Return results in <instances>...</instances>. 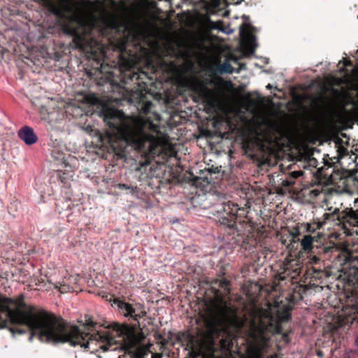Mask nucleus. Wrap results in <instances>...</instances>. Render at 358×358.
Instances as JSON below:
<instances>
[{
	"instance_id": "f257e3e1",
	"label": "nucleus",
	"mask_w": 358,
	"mask_h": 358,
	"mask_svg": "<svg viewBox=\"0 0 358 358\" xmlns=\"http://www.w3.org/2000/svg\"><path fill=\"white\" fill-rule=\"evenodd\" d=\"M82 327L70 326L62 317L28 306L23 295L15 300L0 296V329L7 328L13 336L29 331L30 341L37 336L41 342L81 347L90 333L84 324Z\"/></svg>"
},
{
	"instance_id": "f03ea898",
	"label": "nucleus",
	"mask_w": 358,
	"mask_h": 358,
	"mask_svg": "<svg viewBox=\"0 0 358 358\" xmlns=\"http://www.w3.org/2000/svg\"><path fill=\"white\" fill-rule=\"evenodd\" d=\"M85 330L90 332L83 341L81 348L92 353L101 350L103 352L118 350L123 352L119 358H145L150 353L152 358H162V352H155L152 344L144 345L145 337L142 334H136L134 327L128 324L116 322L103 323L93 320L86 315L84 321Z\"/></svg>"
},
{
	"instance_id": "7ed1b4c3",
	"label": "nucleus",
	"mask_w": 358,
	"mask_h": 358,
	"mask_svg": "<svg viewBox=\"0 0 358 358\" xmlns=\"http://www.w3.org/2000/svg\"><path fill=\"white\" fill-rule=\"evenodd\" d=\"M103 121L110 129L107 133L108 142L115 148V143L129 145L145 156L160 153L162 138L159 127L142 117H127L120 110L108 108Z\"/></svg>"
},
{
	"instance_id": "20e7f679",
	"label": "nucleus",
	"mask_w": 358,
	"mask_h": 358,
	"mask_svg": "<svg viewBox=\"0 0 358 358\" xmlns=\"http://www.w3.org/2000/svg\"><path fill=\"white\" fill-rule=\"evenodd\" d=\"M94 75L98 85L108 83L113 91L120 90L123 88V85L134 83V85L138 87L136 94L140 100L147 92V84L143 81L147 73L140 71L134 60L121 59L118 66H110L103 62L95 71Z\"/></svg>"
},
{
	"instance_id": "39448f33",
	"label": "nucleus",
	"mask_w": 358,
	"mask_h": 358,
	"mask_svg": "<svg viewBox=\"0 0 358 358\" xmlns=\"http://www.w3.org/2000/svg\"><path fill=\"white\" fill-rule=\"evenodd\" d=\"M230 281L225 279H216L213 282L211 289L213 299L211 304L217 316L224 322H229L236 317L237 309L231 306Z\"/></svg>"
},
{
	"instance_id": "423d86ee",
	"label": "nucleus",
	"mask_w": 358,
	"mask_h": 358,
	"mask_svg": "<svg viewBox=\"0 0 358 358\" xmlns=\"http://www.w3.org/2000/svg\"><path fill=\"white\" fill-rule=\"evenodd\" d=\"M207 199L211 204L210 207L213 208V214L217 215L220 224L234 230L236 225L238 210H244L238 208L236 203L227 201L223 194H212L208 196Z\"/></svg>"
},
{
	"instance_id": "0eeeda50",
	"label": "nucleus",
	"mask_w": 358,
	"mask_h": 358,
	"mask_svg": "<svg viewBox=\"0 0 358 358\" xmlns=\"http://www.w3.org/2000/svg\"><path fill=\"white\" fill-rule=\"evenodd\" d=\"M345 307L350 313H358V268H352L345 273Z\"/></svg>"
},
{
	"instance_id": "6e6552de",
	"label": "nucleus",
	"mask_w": 358,
	"mask_h": 358,
	"mask_svg": "<svg viewBox=\"0 0 358 358\" xmlns=\"http://www.w3.org/2000/svg\"><path fill=\"white\" fill-rule=\"evenodd\" d=\"M358 210L355 211L352 208L340 210L335 208L332 213H325L324 214V220L336 222V224H343L344 227L346 225L357 226L358 224Z\"/></svg>"
},
{
	"instance_id": "1a4fd4ad",
	"label": "nucleus",
	"mask_w": 358,
	"mask_h": 358,
	"mask_svg": "<svg viewBox=\"0 0 358 358\" xmlns=\"http://www.w3.org/2000/svg\"><path fill=\"white\" fill-rule=\"evenodd\" d=\"M251 338L257 351H263L268 347L270 338L266 335L264 329L256 328L254 332L251 334Z\"/></svg>"
},
{
	"instance_id": "9d476101",
	"label": "nucleus",
	"mask_w": 358,
	"mask_h": 358,
	"mask_svg": "<svg viewBox=\"0 0 358 358\" xmlns=\"http://www.w3.org/2000/svg\"><path fill=\"white\" fill-rule=\"evenodd\" d=\"M18 136L29 145L34 144L38 141V137L34 129L28 126H24L19 130Z\"/></svg>"
},
{
	"instance_id": "9b49d317",
	"label": "nucleus",
	"mask_w": 358,
	"mask_h": 358,
	"mask_svg": "<svg viewBox=\"0 0 358 358\" xmlns=\"http://www.w3.org/2000/svg\"><path fill=\"white\" fill-rule=\"evenodd\" d=\"M324 238L323 235L317 236H312L311 235H306L301 241V248L303 250L309 252L314 247L319 248V243H321L320 238Z\"/></svg>"
},
{
	"instance_id": "f8f14e48",
	"label": "nucleus",
	"mask_w": 358,
	"mask_h": 358,
	"mask_svg": "<svg viewBox=\"0 0 358 358\" xmlns=\"http://www.w3.org/2000/svg\"><path fill=\"white\" fill-rule=\"evenodd\" d=\"M254 27L248 23H243L240 28V35L242 37L247 36L249 38L250 45L255 48L256 47L255 40L256 36L252 33L254 30Z\"/></svg>"
},
{
	"instance_id": "ddd939ff",
	"label": "nucleus",
	"mask_w": 358,
	"mask_h": 358,
	"mask_svg": "<svg viewBox=\"0 0 358 358\" xmlns=\"http://www.w3.org/2000/svg\"><path fill=\"white\" fill-rule=\"evenodd\" d=\"M146 315V312L143 307L140 303H136L134 306H131V308L129 310L126 317L132 318L134 321L139 322V320L144 317Z\"/></svg>"
},
{
	"instance_id": "4468645a",
	"label": "nucleus",
	"mask_w": 358,
	"mask_h": 358,
	"mask_svg": "<svg viewBox=\"0 0 358 358\" xmlns=\"http://www.w3.org/2000/svg\"><path fill=\"white\" fill-rule=\"evenodd\" d=\"M260 146V141L256 137H246L243 141V149L246 152H254Z\"/></svg>"
},
{
	"instance_id": "2eb2a0df",
	"label": "nucleus",
	"mask_w": 358,
	"mask_h": 358,
	"mask_svg": "<svg viewBox=\"0 0 358 358\" xmlns=\"http://www.w3.org/2000/svg\"><path fill=\"white\" fill-rule=\"evenodd\" d=\"M36 2L41 3L45 8L56 16L60 17L62 15V12L60 8L54 2L53 0H34Z\"/></svg>"
},
{
	"instance_id": "dca6fc26",
	"label": "nucleus",
	"mask_w": 358,
	"mask_h": 358,
	"mask_svg": "<svg viewBox=\"0 0 358 358\" xmlns=\"http://www.w3.org/2000/svg\"><path fill=\"white\" fill-rule=\"evenodd\" d=\"M332 222L331 220H324V217L323 216V221H313L311 223H308L306 224V231L310 233H314L316 230L320 229L322 227V226L327 223Z\"/></svg>"
},
{
	"instance_id": "f3484780",
	"label": "nucleus",
	"mask_w": 358,
	"mask_h": 358,
	"mask_svg": "<svg viewBox=\"0 0 358 358\" xmlns=\"http://www.w3.org/2000/svg\"><path fill=\"white\" fill-rule=\"evenodd\" d=\"M115 303H117V307L122 310L124 316L126 317V315L129 312V310L131 308L132 304L119 299H116L115 301Z\"/></svg>"
},
{
	"instance_id": "a211bd4d",
	"label": "nucleus",
	"mask_w": 358,
	"mask_h": 358,
	"mask_svg": "<svg viewBox=\"0 0 358 358\" xmlns=\"http://www.w3.org/2000/svg\"><path fill=\"white\" fill-rule=\"evenodd\" d=\"M303 174L302 171H294L289 173V177L292 180H285L282 182V185L285 186H290L294 183V180L300 177Z\"/></svg>"
},
{
	"instance_id": "6ab92c4d",
	"label": "nucleus",
	"mask_w": 358,
	"mask_h": 358,
	"mask_svg": "<svg viewBox=\"0 0 358 358\" xmlns=\"http://www.w3.org/2000/svg\"><path fill=\"white\" fill-rule=\"evenodd\" d=\"M292 264L291 263L287 264L285 268V273H287L291 278H295L300 273L301 268L299 266H296L292 271H289V266H292Z\"/></svg>"
},
{
	"instance_id": "aec40b11",
	"label": "nucleus",
	"mask_w": 358,
	"mask_h": 358,
	"mask_svg": "<svg viewBox=\"0 0 358 358\" xmlns=\"http://www.w3.org/2000/svg\"><path fill=\"white\" fill-rule=\"evenodd\" d=\"M217 70L221 73H231L234 71V68L229 62H225L217 66Z\"/></svg>"
},
{
	"instance_id": "412c9836",
	"label": "nucleus",
	"mask_w": 358,
	"mask_h": 358,
	"mask_svg": "<svg viewBox=\"0 0 358 358\" xmlns=\"http://www.w3.org/2000/svg\"><path fill=\"white\" fill-rule=\"evenodd\" d=\"M289 308L285 309L282 313H278L279 320L282 322H286L291 320V313Z\"/></svg>"
},
{
	"instance_id": "4be33fe9",
	"label": "nucleus",
	"mask_w": 358,
	"mask_h": 358,
	"mask_svg": "<svg viewBox=\"0 0 358 358\" xmlns=\"http://www.w3.org/2000/svg\"><path fill=\"white\" fill-rule=\"evenodd\" d=\"M155 339L157 341V346L159 347V350L163 351L166 348V345H167V341L166 339L159 334H156L155 335Z\"/></svg>"
},
{
	"instance_id": "5701e85b",
	"label": "nucleus",
	"mask_w": 358,
	"mask_h": 358,
	"mask_svg": "<svg viewBox=\"0 0 358 358\" xmlns=\"http://www.w3.org/2000/svg\"><path fill=\"white\" fill-rule=\"evenodd\" d=\"M323 271L313 269L310 276V282H312L313 285L315 284L317 280H320L323 277Z\"/></svg>"
},
{
	"instance_id": "b1692460",
	"label": "nucleus",
	"mask_w": 358,
	"mask_h": 358,
	"mask_svg": "<svg viewBox=\"0 0 358 358\" xmlns=\"http://www.w3.org/2000/svg\"><path fill=\"white\" fill-rule=\"evenodd\" d=\"M206 6L217 8L220 6V0H201Z\"/></svg>"
},
{
	"instance_id": "393cba45",
	"label": "nucleus",
	"mask_w": 358,
	"mask_h": 358,
	"mask_svg": "<svg viewBox=\"0 0 358 358\" xmlns=\"http://www.w3.org/2000/svg\"><path fill=\"white\" fill-rule=\"evenodd\" d=\"M152 106V103L150 101L145 102L142 106V110L145 114L149 113L151 107Z\"/></svg>"
},
{
	"instance_id": "a878e982",
	"label": "nucleus",
	"mask_w": 358,
	"mask_h": 358,
	"mask_svg": "<svg viewBox=\"0 0 358 358\" xmlns=\"http://www.w3.org/2000/svg\"><path fill=\"white\" fill-rule=\"evenodd\" d=\"M118 187L121 189H131V192L134 193V189H136V187L134 188L133 187H129L126 184H119Z\"/></svg>"
},
{
	"instance_id": "bb28decb",
	"label": "nucleus",
	"mask_w": 358,
	"mask_h": 358,
	"mask_svg": "<svg viewBox=\"0 0 358 358\" xmlns=\"http://www.w3.org/2000/svg\"><path fill=\"white\" fill-rule=\"evenodd\" d=\"M335 246H323L322 250L324 253H328L332 252V250H335Z\"/></svg>"
},
{
	"instance_id": "cd10ccee",
	"label": "nucleus",
	"mask_w": 358,
	"mask_h": 358,
	"mask_svg": "<svg viewBox=\"0 0 358 358\" xmlns=\"http://www.w3.org/2000/svg\"><path fill=\"white\" fill-rule=\"evenodd\" d=\"M70 290V288L65 285H60L59 291L62 293L67 292Z\"/></svg>"
},
{
	"instance_id": "c85d7f7f",
	"label": "nucleus",
	"mask_w": 358,
	"mask_h": 358,
	"mask_svg": "<svg viewBox=\"0 0 358 358\" xmlns=\"http://www.w3.org/2000/svg\"><path fill=\"white\" fill-rule=\"evenodd\" d=\"M189 358L192 357V358H196L198 355L196 352L192 350L189 352Z\"/></svg>"
},
{
	"instance_id": "c756f323",
	"label": "nucleus",
	"mask_w": 358,
	"mask_h": 358,
	"mask_svg": "<svg viewBox=\"0 0 358 358\" xmlns=\"http://www.w3.org/2000/svg\"><path fill=\"white\" fill-rule=\"evenodd\" d=\"M344 65L345 66H352V62L350 59H346L345 63H344Z\"/></svg>"
},
{
	"instance_id": "7c9ffc66",
	"label": "nucleus",
	"mask_w": 358,
	"mask_h": 358,
	"mask_svg": "<svg viewBox=\"0 0 358 358\" xmlns=\"http://www.w3.org/2000/svg\"><path fill=\"white\" fill-rule=\"evenodd\" d=\"M272 87V85L271 84H268L267 86H266V88L268 89H271Z\"/></svg>"
},
{
	"instance_id": "2f4dec72",
	"label": "nucleus",
	"mask_w": 358,
	"mask_h": 358,
	"mask_svg": "<svg viewBox=\"0 0 358 358\" xmlns=\"http://www.w3.org/2000/svg\"><path fill=\"white\" fill-rule=\"evenodd\" d=\"M186 358H189V357H186Z\"/></svg>"
}]
</instances>
